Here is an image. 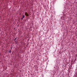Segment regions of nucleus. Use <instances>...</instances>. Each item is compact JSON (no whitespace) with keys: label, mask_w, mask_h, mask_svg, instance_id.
Returning <instances> with one entry per match:
<instances>
[{"label":"nucleus","mask_w":77,"mask_h":77,"mask_svg":"<svg viewBox=\"0 0 77 77\" xmlns=\"http://www.w3.org/2000/svg\"><path fill=\"white\" fill-rule=\"evenodd\" d=\"M25 17V16L24 15H23V17L21 18V20H23V18Z\"/></svg>","instance_id":"nucleus-2"},{"label":"nucleus","mask_w":77,"mask_h":77,"mask_svg":"<svg viewBox=\"0 0 77 77\" xmlns=\"http://www.w3.org/2000/svg\"><path fill=\"white\" fill-rule=\"evenodd\" d=\"M15 42H17V40H15Z\"/></svg>","instance_id":"nucleus-5"},{"label":"nucleus","mask_w":77,"mask_h":77,"mask_svg":"<svg viewBox=\"0 0 77 77\" xmlns=\"http://www.w3.org/2000/svg\"><path fill=\"white\" fill-rule=\"evenodd\" d=\"M9 53H11V52H12V51H11V50H10V51H9Z\"/></svg>","instance_id":"nucleus-3"},{"label":"nucleus","mask_w":77,"mask_h":77,"mask_svg":"<svg viewBox=\"0 0 77 77\" xmlns=\"http://www.w3.org/2000/svg\"><path fill=\"white\" fill-rule=\"evenodd\" d=\"M17 39V38H15V39L14 40V41H15V40H16Z\"/></svg>","instance_id":"nucleus-4"},{"label":"nucleus","mask_w":77,"mask_h":77,"mask_svg":"<svg viewBox=\"0 0 77 77\" xmlns=\"http://www.w3.org/2000/svg\"><path fill=\"white\" fill-rule=\"evenodd\" d=\"M25 15H26L27 17H28L29 16V14L27 12H25Z\"/></svg>","instance_id":"nucleus-1"},{"label":"nucleus","mask_w":77,"mask_h":77,"mask_svg":"<svg viewBox=\"0 0 77 77\" xmlns=\"http://www.w3.org/2000/svg\"><path fill=\"white\" fill-rule=\"evenodd\" d=\"M15 44H17V42H15Z\"/></svg>","instance_id":"nucleus-6"}]
</instances>
